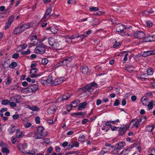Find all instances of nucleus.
<instances>
[{
  "label": "nucleus",
  "instance_id": "nucleus-4",
  "mask_svg": "<svg viewBox=\"0 0 155 155\" xmlns=\"http://www.w3.org/2000/svg\"><path fill=\"white\" fill-rule=\"evenodd\" d=\"M134 35L135 37L140 39L144 37L145 34L142 31H138L135 32Z\"/></svg>",
  "mask_w": 155,
  "mask_h": 155
},
{
  "label": "nucleus",
  "instance_id": "nucleus-50",
  "mask_svg": "<svg viewBox=\"0 0 155 155\" xmlns=\"http://www.w3.org/2000/svg\"><path fill=\"white\" fill-rule=\"evenodd\" d=\"M136 120H137V119L132 120L130 122V124H132L133 126L135 125V124L137 123V121H136Z\"/></svg>",
  "mask_w": 155,
  "mask_h": 155
},
{
  "label": "nucleus",
  "instance_id": "nucleus-52",
  "mask_svg": "<svg viewBox=\"0 0 155 155\" xmlns=\"http://www.w3.org/2000/svg\"><path fill=\"white\" fill-rule=\"evenodd\" d=\"M15 126H13L11 127V129L9 131V132L10 133H13L15 131V129L14 128Z\"/></svg>",
  "mask_w": 155,
  "mask_h": 155
},
{
  "label": "nucleus",
  "instance_id": "nucleus-1",
  "mask_svg": "<svg viewBox=\"0 0 155 155\" xmlns=\"http://www.w3.org/2000/svg\"><path fill=\"white\" fill-rule=\"evenodd\" d=\"M97 84L94 82H93L90 84H87L86 86L80 88L78 89L79 91H84L85 93L87 92H92L94 90V87H97Z\"/></svg>",
  "mask_w": 155,
  "mask_h": 155
},
{
  "label": "nucleus",
  "instance_id": "nucleus-40",
  "mask_svg": "<svg viewBox=\"0 0 155 155\" xmlns=\"http://www.w3.org/2000/svg\"><path fill=\"white\" fill-rule=\"evenodd\" d=\"M12 82V80L9 76H8L7 79V81L5 84L6 85H8Z\"/></svg>",
  "mask_w": 155,
  "mask_h": 155
},
{
  "label": "nucleus",
  "instance_id": "nucleus-13",
  "mask_svg": "<svg viewBox=\"0 0 155 155\" xmlns=\"http://www.w3.org/2000/svg\"><path fill=\"white\" fill-rule=\"evenodd\" d=\"M48 42L49 45L53 46L54 45L57 46V44L54 42V38H52L50 37L48 39Z\"/></svg>",
  "mask_w": 155,
  "mask_h": 155
},
{
  "label": "nucleus",
  "instance_id": "nucleus-12",
  "mask_svg": "<svg viewBox=\"0 0 155 155\" xmlns=\"http://www.w3.org/2000/svg\"><path fill=\"white\" fill-rule=\"evenodd\" d=\"M153 41H155V35L146 37V42H151Z\"/></svg>",
  "mask_w": 155,
  "mask_h": 155
},
{
  "label": "nucleus",
  "instance_id": "nucleus-19",
  "mask_svg": "<svg viewBox=\"0 0 155 155\" xmlns=\"http://www.w3.org/2000/svg\"><path fill=\"white\" fill-rule=\"evenodd\" d=\"M119 134L122 136L125 134L126 132V130L124 127L122 128L120 127L118 130Z\"/></svg>",
  "mask_w": 155,
  "mask_h": 155
},
{
  "label": "nucleus",
  "instance_id": "nucleus-59",
  "mask_svg": "<svg viewBox=\"0 0 155 155\" xmlns=\"http://www.w3.org/2000/svg\"><path fill=\"white\" fill-rule=\"evenodd\" d=\"M7 108H6V107H4V108H2L0 111V112L1 113H3L5 111H7Z\"/></svg>",
  "mask_w": 155,
  "mask_h": 155
},
{
  "label": "nucleus",
  "instance_id": "nucleus-39",
  "mask_svg": "<svg viewBox=\"0 0 155 155\" xmlns=\"http://www.w3.org/2000/svg\"><path fill=\"white\" fill-rule=\"evenodd\" d=\"M147 107H148V108L150 109H152L153 107V102H150L147 105Z\"/></svg>",
  "mask_w": 155,
  "mask_h": 155
},
{
  "label": "nucleus",
  "instance_id": "nucleus-44",
  "mask_svg": "<svg viewBox=\"0 0 155 155\" xmlns=\"http://www.w3.org/2000/svg\"><path fill=\"white\" fill-rule=\"evenodd\" d=\"M19 57V54L18 53L13 54L12 55V57L13 58L17 59Z\"/></svg>",
  "mask_w": 155,
  "mask_h": 155
},
{
  "label": "nucleus",
  "instance_id": "nucleus-35",
  "mask_svg": "<svg viewBox=\"0 0 155 155\" xmlns=\"http://www.w3.org/2000/svg\"><path fill=\"white\" fill-rule=\"evenodd\" d=\"M80 102V101L79 100H76L71 102L72 104H74V107H75L77 104Z\"/></svg>",
  "mask_w": 155,
  "mask_h": 155
},
{
  "label": "nucleus",
  "instance_id": "nucleus-18",
  "mask_svg": "<svg viewBox=\"0 0 155 155\" xmlns=\"http://www.w3.org/2000/svg\"><path fill=\"white\" fill-rule=\"evenodd\" d=\"M116 145L117 146V149H118V150H120L125 145V143L124 142H121L117 143Z\"/></svg>",
  "mask_w": 155,
  "mask_h": 155
},
{
  "label": "nucleus",
  "instance_id": "nucleus-45",
  "mask_svg": "<svg viewBox=\"0 0 155 155\" xmlns=\"http://www.w3.org/2000/svg\"><path fill=\"white\" fill-rule=\"evenodd\" d=\"M22 92L25 94L29 92V91H28V89L27 88V87L25 88L22 89Z\"/></svg>",
  "mask_w": 155,
  "mask_h": 155
},
{
  "label": "nucleus",
  "instance_id": "nucleus-42",
  "mask_svg": "<svg viewBox=\"0 0 155 155\" xmlns=\"http://www.w3.org/2000/svg\"><path fill=\"white\" fill-rule=\"evenodd\" d=\"M30 53V50L28 49L27 51H23L21 52V54H27Z\"/></svg>",
  "mask_w": 155,
  "mask_h": 155
},
{
  "label": "nucleus",
  "instance_id": "nucleus-56",
  "mask_svg": "<svg viewBox=\"0 0 155 155\" xmlns=\"http://www.w3.org/2000/svg\"><path fill=\"white\" fill-rule=\"evenodd\" d=\"M0 146L2 147H5L6 146L7 144L4 143L2 141L0 143Z\"/></svg>",
  "mask_w": 155,
  "mask_h": 155
},
{
  "label": "nucleus",
  "instance_id": "nucleus-37",
  "mask_svg": "<svg viewBox=\"0 0 155 155\" xmlns=\"http://www.w3.org/2000/svg\"><path fill=\"white\" fill-rule=\"evenodd\" d=\"M153 129V127L152 126H149L147 127L146 130L148 132H151Z\"/></svg>",
  "mask_w": 155,
  "mask_h": 155
},
{
  "label": "nucleus",
  "instance_id": "nucleus-20",
  "mask_svg": "<svg viewBox=\"0 0 155 155\" xmlns=\"http://www.w3.org/2000/svg\"><path fill=\"white\" fill-rule=\"evenodd\" d=\"M87 105V104L86 102H84L80 104L78 107V110H80L82 108H85Z\"/></svg>",
  "mask_w": 155,
  "mask_h": 155
},
{
  "label": "nucleus",
  "instance_id": "nucleus-17",
  "mask_svg": "<svg viewBox=\"0 0 155 155\" xmlns=\"http://www.w3.org/2000/svg\"><path fill=\"white\" fill-rule=\"evenodd\" d=\"M51 11L52 9L51 8H47L45 14L43 18V19H46L48 16H49L51 12Z\"/></svg>",
  "mask_w": 155,
  "mask_h": 155
},
{
  "label": "nucleus",
  "instance_id": "nucleus-36",
  "mask_svg": "<svg viewBox=\"0 0 155 155\" xmlns=\"http://www.w3.org/2000/svg\"><path fill=\"white\" fill-rule=\"evenodd\" d=\"M9 103V101L8 100H4L2 102V104L4 105H8Z\"/></svg>",
  "mask_w": 155,
  "mask_h": 155
},
{
  "label": "nucleus",
  "instance_id": "nucleus-15",
  "mask_svg": "<svg viewBox=\"0 0 155 155\" xmlns=\"http://www.w3.org/2000/svg\"><path fill=\"white\" fill-rule=\"evenodd\" d=\"M71 145L70 144L69 145V146H71V147L70 148H67L66 149V150H69L70 149L73 148L74 147H78L79 146V143L77 142L74 143L73 141H71Z\"/></svg>",
  "mask_w": 155,
  "mask_h": 155
},
{
  "label": "nucleus",
  "instance_id": "nucleus-54",
  "mask_svg": "<svg viewBox=\"0 0 155 155\" xmlns=\"http://www.w3.org/2000/svg\"><path fill=\"white\" fill-rule=\"evenodd\" d=\"M66 41L67 43H70L72 41V40L70 39V38H69V37L67 36V37L66 38Z\"/></svg>",
  "mask_w": 155,
  "mask_h": 155
},
{
  "label": "nucleus",
  "instance_id": "nucleus-10",
  "mask_svg": "<svg viewBox=\"0 0 155 155\" xmlns=\"http://www.w3.org/2000/svg\"><path fill=\"white\" fill-rule=\"evenodd\" d=\"M72 60L71 57H68L65 59L63 61H61V65H67Z\"/></svg>",
  "mask_w": 155,
  "mask_h": 155
},
{
  "label": "nucleus",
  "instance_id": "nucleus-46",
  "mask_svg": "<svg viewBox=\"0 0 155 155\" xmlns=\"http://www.w3.org/2000/svg\"><path fill=\"white\" fill-rule=\"evenodd\" d=\"M111 123H110V120L106 122L105 124L107 126H108L110 127V128L112 126Z\"/></svg>",
  "mask_w": 155,
  "mask_h": 155
},
{
  "label": "nucleus",
  "instance_id": "nucleus-41",
  "mask_svg": "<svg viewBox=\"0 0 155 155\" xmlns=\"http://www.w3.org/2000/svg\"><path fill=\"white\" fill-rule=\"evenodd\" d=\"M99 10V8L97 7H92L90 8V10L91 11H97Z\"/></svg>",
  "mask_w": 155,
  "mask_h": 155
},
{
  "label": "nucleus",
  "instance_id": "nucleus-60",
  "mask_svg": "<svg viewBox=\"0 0 155 155\" xmlns=\"http://www.w3.org/2000/svg\"><path fill=\"white\" fill-rule=\"evenodd\" d=\"M120 45V43L119 42H117V41H116V43L113 46V47L114 48H116Z\"/></svg>",
  "mask_w": 155,
  "mask_h": 155
},
{
  "label": "nucleus",
  "instance_id": "nucleus-29",
  "mask_svg": "<svg viewBox=\"0 0 155 155\" xmlns=\"http://www.w3.org/2000/svg\"><path fill=\"white\" fill-rule=\"evenodd\" d=\"M91 21H95V23H93L94 25H97L98 24L100 23V22H99V20L98 19H96L95 18H94L93 19H92L91 20Z\"/></svg>",
  "mask_w": 155,
  "mask_h": 155
},
{
  "label": "nucleus",
  "instance_id": "nucleus-32",
  "mask_svg": "<svg viewBox=\"0 0 155 155\" xmlns=\"http://www.w3.org/2000/svg\"><path fill=\"white\" fill-rule=\"evenodd\" d=\"M44 130V127L42 126H40L38 128L36 131L42 133V131Z\"/></svg>",
  "mask_w": 155,
  "mask_h": 155
},
{
  "label": "nucleus",
  "instance_id": "nucleus-8",
  "mask_svg": "<svg viewBox=\"0 0 155 155\" xmlns=\"http://www.w3.org/2000/svg\"><path fill=\"white\" fill-rule=\"evenodd\" d=\"M56 110V108L54 105L53 104L47 110V113L50 114H54Z\"/></svg>",
  "mask_w": 155,
  "mask_h": 155
},
{
  "label": "nucleus",
  "instance_id": "nucleus-47",
  "mask_svg": "<svg viewBox=\"0 0 155 155\" xmlns=\"http://www.w3.org/2000/svg\"><path fill=\"white\" fill-rule=\"evenodd\" d=\"M23 145H22L21 144H19L18 145V148L21 151L22 153L24 152H23L24 150L23 148Z\"/></svg>",
  "mask_w": 155,
  "mask_h": 155
},
{
  "label": "nucleus",
  "instance_id": "nucleus-49",
  "mask_svg": "<svg viewBox=\"0 0 155 155\" xmlns=\"http://www.w3.org/2000/svg\"><path fill=\"white\" fill-rule=\"evenodd\" d=\"M53 149L52 147H50L48 149L47 153L48 154L51 153L53 151Z\"/></svg>",
  "mask_w": 155,
  "mask_h": 155
},
{
  "label": "nucleus",
  "instance_id": "nucleus-53",
  "mask_svg": "<svg viewBox=\"0 0 155 155\" xmlns=\"http://www.w3.org/2000/svg\"><path fill=\"white\" fill-rule=\"evenodd\" d=\"M118 149L116 148L113 150L112 151V153L114 154H117L118 153V150H117Z\"/></svg>",
  "mask_w": 155,
  "mask_h": 155
},
{
  "label": "nucleus",
  "instance_id": "nucleus-26",
  "mask_svg": "<svg viewBox=\"0 0 155 155\" xmlns=\"http://www.w3.org/2000/svg\"><path fill=\"white\" fill-rule=\"evenodd\" d=\"M17 66V64L16 62H13L9 65V67L11 68H14Z\"/></svg>",
  "mask_w": 155,
  "mask_h": 155
},
{
  "label": "nucleus",
  "instance_id": "nucleus-43",
  "mask_svg": "<svg viewBox=\"0 0 155 155\" xmlns=\"http://www.w3.org/2000/svg\"><path fill=\"white\" fill-rule=\"evenodd\" d=\"M120 104V101L118 99H116L114 104V106H115L118 105Z\"/></svg>",
  "mask_w": 155,
  "mask_h": 155
},
{
  "label": "nucleus",
  "instance_id": "nucleus-7",
  "mask_svg": "<svg viewBox=\"0 0 155 155\" xmlns=\"http://www.w3.org/2000/svg\"><path fill=\"white\" fill-rule=\"evenodd\" d=\"M35 134L34 136L36 139L42 138L46 137L47 135V134H43L41 133L38 132L37 131L35 132Z\"/></svg>",
  "mask_w": 155,
  "mask_h": 155
},
{
  "label": "nucleus",
  "instance_id": "nucleus-11",
  "mask_svg": "<svg viewBox=\"0 0 155 155\" xmlns=\"http://www.w3.org/2000/svg\"><path fill=\"white\" fill-rule=\"evenodd\" d=\"M63 81V79L61 78H59L55 79L54 82L51 84L52 86H54L57 84H60L62 83Z\"/></svg>",
  "mask_w": 155,
  "mask_h": 155
},
{
  "label": "nucleus",
  "instance_id": "nucleus-57",
  "mask_svg": "<svg viewBox=\"0 0 155 155\" xmlns=\"http://www.w3.org/2000/svg\"><path fill=\"white\" fill-rule=\"evenodd\" d=\"M151 55H152L151 51H146V57Z\"/></svg>",
  "mask_w": 155,
  "mask_h": 155
},
{
  "label": "nucleus",
  "instance_id": "nucleus-22",
  "mask_svg": "<svg viewBox=\"0 0 155 155\" xmlns=\"http://www.w3.org/2000/svg\"><path fill=\"white\" fill-rule=\"evenodd\" d=\"M46 81L47 82V83H51L52 84V83H53L54 82L52 76L49 75L48 76L47 79L46 80Z\"/></svg>",
  "mask_w": 155,
  "mask_h": 155
},
{
  "label": "nucleus",
  "instance_id": "nucleus-2",
  "mask_svg": "<svg viewBox=\"0 0 155 155\" xmlns=\"http://www.w3.org/2000/svg\"><path fill=\"white\" fill-rule=\"evenodd\" d=\"M45 45H42L41 46H37L35 49V52L37 54H43L45 52Z\"/></svg>",
  "mask_w": 155,
  "mask_h": 155
},
{
  "label": "nucleus",
  "instance_id": "nucleus-58",
  "mask_svg": "<svg viewBox=\"0 0 155 155\" xmlns=\"http://www.w3.org/2000/svg\"><path fill=\"white\" fill-rule=\"evenodd\" d=\"M12 117L14 119H17L19 118V115L18 114H14L12 116Z\"/></svg>",
  "mask_w": 155,
  "mask_h": 155
},
{
  "label": "nucleus",
  "instance_id": "nucleus-61",
  "mask_svg": "<svg viewBox=\"0 0 155 155\" xmlns=\"http://www.w3.org/2000/svg\"><path fill=\"white\" fill-rule=\"evenodd\" d=\"M119 127H117L114 126L113 127L111 126V127H110V128H111L112 131L116 130Z\"/></svg>",
  "mask_w": 155,
  "mask_h": 155
},
{
  "label": "nucleus",
  "instance_id": "nucleus-24",
  "mask_svg": "<svg viewBox=\"0 0 155 155\" xmlns=\"http://www.w3.org/2000/svg\"><path fill=\"white\" fill-rule=\"evenodd\" d=\"M1 151L2 153L7 154H8L9 153V150L5 147H3L1 150Z\"/></svg>",
  "mask_w": 155,
  "mask_h": 155
},
{
  "label": "nucleus",
  "instance_id": "nucleus-34",
  "mask_svg": "<svg viewBox=\"0 0 155 155\" xmlns=\"http://www.w3.org/2000/svg\"><path fill=\"white\" fill-rule=\"evenodd\" d=\"M48 62V60L46 58H43L41 61V63L43 65H46L47 64Z\"/></svg>",
  "mask_w": 155,
  "mask_h": 155
},
{
  "label": "nucleus",
  "instance_id": "nucleus-30",
  "mask_svg": "<svg viewBox=\"0 0 155 155\" xmlns=\"http://www.w3.org/2000/svg\"><path fill=\"white\" fill-rule=\"evenodd\" d=\"M82 36L83 37H86V35H78L77 36H74V35H72L71 37H69L70 38V39L71 40L72 39H74L75 38H78L79 37H81Z\"/></svg>",
  "mask_w": 155,
  "mask_h": 155
},
{
  "label": "nucleus",
  "instance_id": "nucleus-23",
  "mask_svg": "<svg viewBox=\"0 0 155 155\" xmlns=\"http://www.w3.org/2000/svg\"><path fill=\"white\" fill-rule=\"evenodd\" d=\"M147 72L148 75H151L153 73V69L151 68H148L147 70Z\"/></svg>",
  "mask_w": 155,
  "mask_h": 155
},
{
  "label": "nucleus",
  "instance_id": "nucleus-64",
  "mask_svg": "<svg viewBox=\"0 0 155 155\" xmlns=\"http://www.w3.org/2000/svg\"><path fill=\"white\" fill-rule=\"evenodd\" d=\"M88 121V120L87 119H84L82 121V123L83 124H85Z\"/></svg>",
  "mask_w": 155,
  "mask_h": 155
},
{
  "label": "nucleus",
  "instance_id": "nucleus-62",
  "mask_svg": "<svg viewBox=\"0 0 155 155\" xmlns=\"http://www.w3.org/2000/svg\"><path fill=\"white\" fill-rule=\"evenodd\" d=\"M145 100V97L144 96H143L142 97L141 99V102L142 103V104L143 105H145V104L144 102H143V101Z\"/></svg>",
  "mask_w": 155,
  "mask_h": 155
},
{
  "label": "nucleus",
  "instance_id": "nucleus-5",
  "mask_svg": "<svg viewBox=\"0 0 155 155\" xmlns=\"http://www.w3.org/2000/svg\"><path fill=\"white\" fill-rule=\"evenodd\" d=\"M126 29V28L123 25H119L116 27V31L118 33H121L124 34V30Z\"/></svg>",
  "mask_w": 155,
  "mask_h": 155
},
{
  "label": "nucleus",
  "instance_id": "nucleus-21",
  "mask_svg": "<svg viewBox=\"0 0 155 155\" xmlns=\"http://www.w3.org/2000/svg\"><path fill=\"white\" fill-rule=\"evenodd\" d=\"M30 27V25L29 24H24L20 26V28L21 29V30H23V31H24L26 29L29 28Z\"/></svg>",
  "mask_w": 155,
  "mask_h": 155
},
{
  "label": "nucleus",
  "instance_id": "nucleus-27",
  "mask_svg": "<svg viewBox=\"0 0 155 155\" xmlns=\"http://www.w3.org/2000/svg\"><path fill=\"white\" fill-rule=\"evenodd\" d=\"M15 16L13 15H11L9 18L7 22L9 24H12L14 20Z\"/></svg>",
  "mask_w": 155,
  "mask_h": 155
},
{
  "label": "nucleus",
  "instance_id": "nucleus-31",
  "mask_svg": "<svg viewBox=\"0 0 155 155\" xmlns=\"http://www.w3.org/2000/svg\"><path fill=\"white\" fill-rule=\"evenodd\" d=\"M58 28L57 27H55L53 28L51 30V32L53 34H55L58 31Z\"/></svg>",
  "mask_w": 155,
  "mask_h": 155
},
{
  "label": "nucleus",
  "instance_id": "nucleus-51",
  "mask_svg": "<svg viewBox=\"0 0 155 155\" xmlns=\"http://www.w3.org/2000/svg\"><path fill=\"white\" fill-rule=\"evenodd\" d=\"M9 103L10 104V105L11 107H15L16 106V103L14 102L11 101L10 102H9Z\"/></svg>",
  "mask_w": 155,
  "mask_h": 155
},
{
  "label": "nucleus",
  "instance_id": "nucleus-63",
  "mask_svg": "<svg viewBox=\"0 0 155 155\" xmlns=\"http://www.w3.org/2000/svg\"><path fill=\"white\" fill-rule=\"evenodd\" d=\"M44 142L47 143L48 144L49 142V139L48 138H45L44 139Z\"/></svg>",
  "mask_w": 155,
  "mask_h": 155
},
{
  "label": "nucleus",
  "instance_id": "nucleus-14",
  "mask_svg": "<svg viewBox=\"0 0 155 155\" xmlns=\"http://www.w3.org/2000/svg\"><path fill=\"white\" fill-rule=\"evenodd\" d=\"M70 94H67V95H64L63 97H59L57 101L59 100V101H64L65 100H68L70 97Z\"/></svg>",
  "mask_w": 155,
  "mask_h": 155
},
{
  "label": "nucleus",
  "instance_id": "nucleus-38",
  "mask_svg": "<svg viewBox=\"0 0 155 155\" xmlns=\"http://www.w3.org/2000/svg\"><path fill=\"white\" fill-rule=\"evenodd\" d=\"M85 140V137L84 135L80 137L78 139V140L79 141H83Z\"/></svg>",
  "mask_w": 155,
  "mask_h": 155
},
{
  "label": "nucleus",
  "instance_id": "nucleus-9",
  "mask_svg": "<svg viewBox=\"0 0 155 155\" xmlns=\"http://www.w3.org/2000/svg\"><path fill=\"white\" fill-rule=\"evenodd\" d=\"M81 72L84 74H87L88 73H90L91 71V70H89L88 67L86 66H81Z\"/></svg>",
  "mask_w": 155,
  "mask_h": 155
},
{
  "label": "nucleus",
  "instance_id": "nucleus-16",
  "mask_svg": "<svg viewBox=\"0 0 155 155\" xmlns=\"http://www.w3.org/2000/svg\"><path fill=\"white\" fill-rule=\"evenodd\" d=\"M23 31V30H21L20 28V26L18 28H15L13 30V34L16 35Z\"/></svg>",
  "mask_w": 155,
  "mask_h": 155
},
{
  "label": "nucleus",
  "instance_id": "nucleus-3",
  "mask_svg": "<svg viewBox=\"0 0 155 155\" xmlns=\"http://www.w3.org/2000/svg\"><path fill=\"white\" fill-rule=\"evenodd\" d=\"M29 92H32L35 91L38 89V86L36 84H34L27 87Z\"/></svg>",
  "mask_w": 155,
  "mask_h": 155
},
{
  "label": "nucleus",
  "instance_id": "nucleus-48",
  "mask_svg": "<svg viewBox=\"0 0 155 155\" xmlns=\"http://www.w3.org/2000/svg\"><path fill=\"white\" fill-rule=\"evenodd\" d=\"M40 118L38 116L37 117L35 118V120L36 123V124H39L40 123Z\"/></svg>",
  "mask_w": 155,
  "mask_h": 155
},
{
  "label": "nucleus",
  "instance_id": "nucleus-6",
  "mask_svg": "<svg viewBox=\"0 0 155 155\" xmlns=\"http://www.w3.org/2000/svg\"><path fill=\"white\" fill-rule=\"evenodd\" d=\"M36 72L37 69L36 68H34L31 69L30 72V73L31 74L30 77L31 78H34L39 76L38 74H35Z\"/></svg>",
  "mask_w": 155,
  "mask_h": 155
},
{
  "label": "nucleus",
  "instance_id": "nucleus-28",
  "mask_svg": "<svg viewBox=\"0 0 155 155\" xmlns=\"http://www.w3.org/2000/svg\"><path fill=\"white\" fill-rule=\"evenodd\" d=\"M146 24L147 25H146V27L148 28H150L153 25V23L150 21H147L146 22Z\"/></svg>",
  "mask_w": 155,
  "mask_h": 155
},
{
  "label": "nucleus",
  "instance_id": "nucleus-55",
  "mask_svg": "<svg viewBox=\"0 0 155 155\" xmlns=\"http://www.w3.org/2000/svg\"><path fill=\"white\" fill-rule=\"evenodd\" d=\"M131 99L133 101H135L137 100V97L135 95H133L131 97Z\"/></svg>",
  "mask_w": 155,
  "mask_h": 155
},
{
  "label": "nucleus",
  "instance_id": "nucleus-25",
  "mask_svg": "<svg viewBox=\"0 0 155 155\" xmlns=\"http://www.w3.org/2000/svg\"><path fill=\"white\" fill-rule=\"evenodd\" d=\"M129 73H131L134 71V68L131 66H129L127 67L125 69Z\"/></svg>",
  "mask_w": 155,
  "mask_h": 155
},
{
  "label": "nucleus",
  "instance_id": "nucleus-33",
  "mask_svg": "<svg viewBox=\"0 0 155 155\" xmlns=\"http://www.w3.org/2000/svg\"><path fill=\"white\" fill-rule=\"evenodd\" d=\"M30 109L33 111H37L39 110V108L35 106H33L30 107Z\"/></svg>",
  "mask_w": 155,
  "mask_h": 155
}]
</instances>
